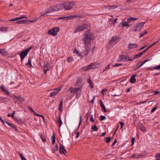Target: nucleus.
Instances as JSON below:
<instances>
[{
    "label": "nucleus",
    "instance_id": "obj_28",
    "mask_svg": "<svg viewBox=\"0 0 160 160\" xmlns=\"http://www.w3.org/2000/svg\"><path fill=\"white\" fill-rule=\"evenodd\" d=\"M0 53L2 54L3 56H5L7 55V53L4 49H0Z\"/></svg>",
    "mask_w": 160,
    "mask_h": 160
},
{
    "label": "nucleus",
    "instance_id": "obj_39",
    "mask_svg": "<svg viewBox=\"0 0 160 160\" xmlns=\"http://www.w3.org/2000/svg\"><path fill=\"white\" fill-rule=\"evenodd\" d=\"M137 19V18H136L131 17L130 18H128L127 19H128V22H130L131 21L134 20H136Z\"/></svg>",
    "mask_w": 160,
    "mask_h": 160
},
{
    "label": "nucleus",
    "instance_id": "obj_32",
    "mask_svg": "<svg viewBox=\"0 0 160 160\" xmlns=\"http://www.w3.org/2000/svg\"><path fill=\"white\" fill-rule=\"evenodd\" d=\"M39 136L42 139V141L44 142H46V138H45L42 134L41 133H40L39 134Z\"/></svg>",
    "mask_w": 160,
    "mask_h": 160
},
{
    "label": "nucleus",
    "instance_id": "obj_35",
    "mask_svg": "<svg viewBox=\"0 0 160 160\" xmlns=\"http://www.w3.org/2000/svg\"><path fill=\"white\" fill-rule=\"evenodd\" d=\"M8 29V27H2L0 29V31L1 32L7 31Z\"/></svg>",
    "mask_w": 160,
    "mask_h": 160
},
{
    "label": "nucleus",
    "instance_id": "obj_63",
    "mask_svg": "<svg viewBox=\"0 0 160 160\" xmlns=\"http://www.w3.org/2000/svg\"><path fill=\"white\" fill-rule=\"evenodd\" d=\"M7 95H9L10 93H9V92L6 89V90L5 91V92H4Z\"/></svg>",
    "mask_w": 160,
    "mask_h": 160
},
{
    "label": "nucleus",
    "instance_id": "obj_13",
    "mask_svg": "<svg viewBox=\"0 0 160 160\" xmlns=\"http://www.w3.org/2000/svg\"><path fill=\"white\" fill-rule=\"evenodd\" d=\"M59 150L61 154H65V152H66V151L65 148L63 145L61 144H60Z\"/></svg>",
    "mask_w": 160,
    "mask_h": 160
},
{
    "label": "nucleus",
    "instance_id": "obj_23",
    "mask_svg": "<svg viewBox=\"0 0 160 160\" xmlns=\"http://www.w3.org/2000/svg\"><path fill=\"white\" fill-rule=\"evenodd\" d=\"M70 18H71V19H73L75 18H83V17L81 15H72L70 16Z\"/></svg>",
    "mask_w": 160,
    "mask_h": 160
},
{
    "label": "nucleus",
    "instance_id": "obj_38",
    "mask_svg": "<svg viewBox=\"0 0 160 160\" xmlns=\"http://www.w3.org/2000/svg\"><path fill=\"white\" fill-rule=\"evenodd\" d=\"M81 68L84 71H87L88 70L90 69V67L89 66V65L87 66L82 67Z\"/></svg>",
    "mask_w": 160,
    "mask_h": 160
},
{
    "label": "nucleus",
    "instance_id": "obj_44",
    "mask_svg": "<svg viewBox=\"0 0 160 160\" xmlns=\"http://www.w3.org/2000/svg\"><path fill=\"white\" fill-rule=\"evenodd\" d=\"M74 52L77 54L79 56H80L81 55V53L79 52L77 49L74 50Z\"/></svg>",
    "mask_w": 160,
    "mask_h": 160
},
{
    "label": "nucleus",
    "instance_id": "obj_2",
    "mask_svg": "<svg viewBox=\"0 0 160 160\" xmlns=\"http://www.w3.org/2000/svg\"><path fill=\"white\" fill-rule=\"evenodd\" d=\"M60 31V29L58 27H55L51 29L48 30L47 32L48 34L51 36H55Z\"/></svg>",
    "mask_w": 160,
    "mask_h": 160
},
{
    "label": "nucleus",
    "instance_id": "obj_41",
    "mask_svg": "<svg viewBox=\"0 0 160 160\" xmlns=\"http://www.w3.org/2000/svg\"><path fill=\"white\" fill-rule=\"evenodd\" d=\"M110 64L108 65L106 68L103 70L102 72H104L105 71L108 69L109 70L110 68Z\"/></svg>",
    "mask_w": 160,
    "mask_h": 160
},
{
    "label": "nucleus",
    "instance_id": "obj_58",
    "mask_svg": "<svg viewBox=\"0 0 160 160\" xmlns=\"http://www.w3.org/2000/svg\"><path fill=\"white\" fill-rule=\"evenodd\" d=\"M82 116L81 115L80 116V121L79 123V125L78 127L79 128L81 123H82Z\"/></svg>",
    "mask_w": 160,
    "mask_h": 160
},
{
    "label": "nucleus",
    "instance_id": "obj_1",
    "mask_svg": "<svg viewBox=\"0 0 160 160\" xmlns=\"http://www.w3.org/2000/svg\"><path fill=\"white\" fill-rule=\"evenodd\" d=\"M84 37L82 39V41L86 52L84 55L87 57L91 48V40H94V37L90 30H88L84 33Z\"/></svg>",
    "mask_w": 160,
    "mask_h": 160
},
{
    "label": "nucleus",
    "instance_id": "obj_20",
    "mask_svg": "<svg viewBox=\"0 0 160 160\" xmlns=\"http://www.w3.org/2000/svg\"><path fill=\"white\" fill-rule=\"evenodd\" d=\"M137 76V74L134 75L131 77L130 79V82L131 83H135L136 81V80L135 78V77Z\"/></svg>",
    "mask_w": 160,
    "mask_h": 160
},
{
    "label": "nucleus",
    "instance_id": "obj_47",
    "mask_svg": "<svg viewBox=\"0 0 160 160\" xmlns=\"http://www.w3.org/2000/svg\"><path fill=\"white\" fill-rule=\"evenodd\" d=\"M111 140V137H108L106 138V142L107 143H108L110 142Z\"/></svg>",
    "mask_w": 160,
    "mask_h": 160
},
{
    "label": "nucleus",
    "instance_id": "obj_40",
    "mask_svg": "<svg viewBox=\"0 0 160 160\" xmlns=\"http://www.w3.org/2000/svg\"><path fill=\"white\" fill-rule=\"evenodd\" d=\"M147 32L146 31H144L143 32L140 33V36H139V38H140L142 36H143L145 34H146L147 33Z\"/></svg>",
    "mask_w": 160,
    "mask_h": 160
},
{
    "label": "nucleus",
    "instance_id": "obj_10",
    "mask_svg": "<svg viewBox=\"0 0 160 160\" xmlns=\"http://www.w3.org/2000/svg\"><path fill=\"white\" fill-rule=\"evenodd\" d=\"M61 88H56L54 89L51 90L52 91L50 94V97H52L57 94L61 90Z\"/></svg>",
    "mask_w": 160,
    "mask_h": 160
},
{
    "label": "nucleus",
    "instance_id": "obj_30",
    "mask_svg": "<svg viewBox=\"0 0 160 160\" xmlns=\"http://www.w3.org/2000/svg\"><path fill=\"white\" fill-rule=\"evenodd\" d=\"M58 150V146L57 145H54V147L52 149V152L53 153H55V152Z\"/></svg>",
    "mask_w": 160,
    "mask_h": 160
},
{
    "label": "nucleus",
    "instance_id": "obj_22",
    "mask_svg": "<svg viewBox=\"0 0 160 160\" xmlns=\"http://www.w3.org/2000/svg\"><path fill=\"white\" fill-rule=\"evenodd\" d=\"M70 18H71V19H73L75 18H83V17L81 15H72L70 16Z\"/></svg>",
    "mask_w": 160,
    "mask_h": 160
},
{
    "label": "nucleus",
    "instance_id": "obj_56",
    "mask_svg": "<svg viewBox=\"0 0 160 160\" xmlns=\"http://www.w3.org/2000/svg\"><path fill=\"white\" fill-rule=\"evenodd\" d=\"M59 20H66V18L65 17H59L58 18Z\"/></svg>",
    "mask_w": 160,
    "mask_h": 160
},
{
    "label": "nucleus",
    "instance_id": "obj_18",
    "mask_svg": "<svg viewBox=\"0 0 160 160\" xmlns=\"http://www.w3.org/2000/svg\"><path fill=\"white\" fill-rule=\"evenodd\" d=\"M99 102H100V105L102 109L103 110L104 112H107V111L102 100H100Z\"/></svg>",
    "mask_w": 160,
    "mask_h": 160
},
{
    "label": "nucleus",
    "instance_id": "obj_14",
    "mask_svg": "<svg viewBox=\"0 0 160 160\" xmlns=\"http://www.w3.org/2000/svg\"><path fill=\"white\" fill-rule=\"evenodd\" d=\"M27 18V17L26 16H25L24 15H23L22 16L15 17L14 18H12L9 20V21H16L20 19L23 18Z\"/></svg>",
    "mask_w": 160,
    "mask_h": 160
},
{
    "label": "nucleus",
    "instance_id": "obj_54",
    "mask_svg": "<svg viewBox=\"0 0 160 160\" xmlns=\"http://www.w3.org/2000/svg\"><path fill=\"white\" fill-rule=\"evenodd\" d=\"M119 123L121 126V128H122L124 126V123L121 122H120Z\"/></svg>",
    "mask_w": 160,
    "mask_h": 160
},
{
    "label": "nucleus",
    "instance_id": "obj_46",
    "mask_svg": "<svg viewBox=\"0 0 160 160\" xmlns=\"http://www.w3.org/2000/svg\"><path fill=\"white\" fill-rule=\"evenodd\" d=\"M106 119V117L104 116L101 115L100 116V120L103 121Z\"/></svg>",
    "mask_w": 160,
    "mask_h": 160
},
{
    "label": "nucleus",
    "instance_id": "obj_61",
    "mask_svg": "<svg viewBox=\"0 0 160 160\" xmlns=\"http://www.w3.org/2000/svg\"><path fill=\"white\" fill-rule=\"evenodd\" d=\"M15 111H13L12 112V114H11V116L12 117V118L13 117H14V115L15 114Z\"/></svg>",
    "mask_w": 160,
    "mask_h": 160
},
{
    "label": "nucleus",
    "instance_id": "obj_5",
    "mask_svg": "<svg viewBox=\"0 0 160 160\" xmlns=\"http://www.w3.org/2000/svg\"><path fill=\"white\" fill-rule=\"evenodd\" d=\"M32 48V47L31 46L20 53L19 54V55L21 59V61H22L23 59L26 56L30 50Z\"/></svg>",
    "mask_w": 160,
    "mask_h": 160
},
{
    "label": "nucleus",
    "instance_id": "obj_11",
    "mask_svg": "<svg viewBox=\"0 0 160 160\" xmlns=\"http://www.w3.org/2000/svg\"><path fill=\"white\" fill-rule=\"evenodd\" d=\"M53 6L55 11L60 10L63 8H64L63 3H60Z\"/></svg>",
    "mask_w": 160,
    "mask_h": 160
},
{
    "label": "nucleus",
    "instance_id": "obj_24",
    "mask_svg": "<svg viewBox=\"0 0 160 160\" xmlns=\"http://www.w3.org/2000/svg\"><path fill=\"white\" fill-rule=\"evenodd\" d=\"M33 112V114L34 115H35L37 116H40V117H41L42 118V120H43V122H45V118L44 116L43 115L37 114L34 111V112Z\"/></svg>",
    "mask_w": 160,
    "mask_h": 160
},
{
    "label": "nucleus",
    "instance_id": "obj_7",
    "mask_svg": "<svg viewBox=\"0 0 160 160\" xmlns=\"http://www.w3.org/2000/svg\"><path fill=\"white\" fill-rule=\"evenodd\" d=\"M55 11L54 6L51 7L46 9L45 11L42 12L41 13V16H43L48 14V13L52 12Z\"/></svg>",
    "mask_w": 160,
    "mask_h": 160
},
{
    "label": "nucleus",
    "instance_id": "obj_33",
    "mask_svg": "<svg viewBox=\"0 0 160 160\" xmlns=\"http://www.w3.org/2000/svg\"><path fill=\"white\" fill-rule=\"evenodd\" d=\"M62 103L63 100H62L61 101H60L59 105V107L58 108V109L59 111L62 110Z\"/></svg>",
    "mask_w": 160,
    "mask_h": 160
},
{
    "label": "nucleus",
    "instance_id": "obj_55",
    "mask_svg": "<svg viewBox=\"0 0 160 160\" xmlns=\"http://www.w3.org/2000/svg\"><path fill=\"white\" fill-rule=\"evenodd\" d=\"M157 106H156V107H154V108H153L151 110V112H154V111L156 110V109H157Z\"/></svg>",
    "mask_w": 160,
    "mask_h": 160
},
{
    "label": "nucleus",
    "instance_id": "obj_19",
    "mask_svg": "<svg viewBox=\"0 0 160 160\" xmlns=\"http://www.w3.org/2000/svg\"><path fill=\"white\" fill-rule=\"evenodd\" d=\"M81 87L78 88H71V90L70 91L71 93H76L78 91L81 89Z\"/></svg>",
    "mask_w": 160,
    "mask_h": 160
},
{
    "label": "nucleus",
    "instance_id": "obj_36",
    "mask_svg": "<svg viewBox=\"0 0 160 160\" xmlns=\"http://www.w3.org/2000/svg\"><path fill=\"white\" fill-rule=\"evenodd\" d=\"M26 65H28L29 67L30 68H32V67L31 64V61L30 59H28V62L27 63H26Z\"/></svg>",
    "mask_w": 160,
    "mask_h": 160
},
{
    "label": "nucleus",
    "instance_id": "obj_45",
    "mask_svg": "<svg viewBox=\"0 0 160 160\" xmlns=\"http://www.w3.org/2000/svg\"><path fill=\"white\" fill-rule=\"evenodd\" d=\"M155 158L157 159H160V153H156L155 156Z\"/></svg>",
    "mask_w": 160,
    "mask_h": 160
},
{
    "label": "nucleus",
    "instance_id": "obj_50",
    "mask_svg": "<svg viewBox=\"0 0 160 160\" xmlns=\"http://www.w3.org/2000/svg\"><path fill=\"white\" fill-rule=\"evenodd\" d=\"M122 65V63H116L115 64L113 65V67H118L120 66H121Z\"/></svg>",
    "mask_w": 160,
    "mask_h": 160
},
{
    "label": "nucleus",
    "instance_id": "obj_12",
    "mask_svg": "<svg viewBox=\"0 0 160 160\" xmlns=\"http://www.w3.org/2000/svg\"><path fill=\"white\" fill-rule=\"evenodd\" d=\"M99 63H92L89 65L90 69H95L98 67Z\"/></svg>",
    "mask_w": 160,
    "mask_h": 160
},
{
    "label": "nucleus",
    "instance_id": "obj_21",
    "mask_svg": "<svg viewBox=\"0 0 160 160\" xmlns=\"http://www.w3.org/2000/svg\"><path fill=\"white\" fill-rule=\"evenodd\" d=\"M129 22H128V19H127V21L124 22L123 21L122 22V25L123 27H127V28H128L129 27Z\"/></svg>",
    "mask_w": 160,
    "mask_h": 160
},
{
    "label": "nucleus",
    "instance_id": "obj_53",
    "mask_svg": "<svg viewBox=\"0 0 160 160\" xmlns=\"http://www.w3.org/2000/svg\"><path fill=\"white\" fill-rule=\"evenodd\" d=\"M154 69H160V65H159L153 68Z\"/></svg>",
    "mask_w": 160,
    "mask_h": 160
},
{
    "label": "nucleus",
    "instance_id": "obj_3",
    "mask_svg": "<svg viewBox=\"0 0 160 160\" xmlns=\"http://www.w3.org/2000/svg\"><path fill=\"white\" fill-rule=\"evenodd\" d=\"M145 23V22H142L138 23L135 25H134L133 27V31L136 32L138 31L141 30L143 27Z\"/></svg>",
    "mask_w": 160,
    "mask_h": 160
},
{
    "label": "nucleus",
    "instance_id": "obj_17",
    "mask_svg": "<svg viewBox=\"0 0 160 160\" xmlns=\"http://www.w3.org/2000/svg\"><path fill=\"white\" fill-rule=\"evenodd\" d=\"M119 38L117 36L112 37L109 42V44H112L113 42H115L116 40H118Z\"/></svg>",
    "mask_w": 160,
    "mask_h": 160
},
{
    "label": "nucleus",
    "instance_id": "obj_48",
    "mask_svg": "<svg viewBox=\"0 0 160 160\" xmlns=\"http://www.w3.org/2000/svg\"><path fill=\"white\" fill-rule=\"evenodd\" d=\"M19 155L22 160H27L26 158L22 155V154L20 153Z\"/></svg>",
    "mask_w": 160,
    "mask_h": 160
},
{
    "label": "nucleus",
    "instance_id": "obj_16",
    "mask_svg": "<svg viewBox=\"0 0 160 160\" xmlns=\"http://www.w3.org/2000/svg\"><path fill=\"white\" fill-rule=\"evenodd\" d=\"M138 44H132L130 43L128 45V48L131 49L136 48L138 47Z\"/></svg>",
    "mask_w": 160,
    "mask_h": 160
},
{
    "label": "nucleus",
    "instance_id": "obj_34",
    "mask_svg": "<svg viewBox=\"0 0 160 160\" xmlns=\"http://www.w3.org/2000/svg\"><path fill=\"white\" fill-rule=\"evenodd\" d=\"M142 53L141 52L139 53L138 54H137L133 58V59H135L137 58H138L140 57L142 55Z\"/></svg>",
    "mask_w": 160,
    "mask_h": 160
},
{
    "label": "nucleus",
    "instance_id": "obj_60",
    "mask_svg": "<svg viewBox=\"0 0 160 160\" xmlns=\"http://www.w3.org/2000/svg\"><path fill=\"white\" fill-rule=\"evenodd\" d=\"M28 109H29L31 112H34L32 108L30 107H28Z\"/></svg>",
    "mask_w": 160,
    "mask_h": 160
},
{
    "label": "nucleus",
    "instance_id": "obj_52",
    "mask_svg": "<svg viewBox=\"0 0 160 160\" xmlns=\"http://www.w3.org/2000/svg\"><path fill=\"white\" fill-rule=\"evenodd\" d=\"M72 61H73V59L72 57L69 58L67 59V61L68 62H70Z\"/></svg>",
    "mask_w": 160,
    "mask_h": 160
},
{
    "label": "nucleus",
    "instance_id": "obj_49",
    "mask_svg": "<svg viewBox=\"0 0 160 160\" xmlns=\"http://www.w3.org/2000/svg\"><path fill=\"white\" fill-rule=\"evenodd\" d=\"M0 88L1 89V90L3 92H5L6 90V89L4 88V87L2 86H0Z\"/></svg>",
    "mask_w": 160,
    "mask_h": 160
},
{
    "label": "nucleus",
    "instance_id": "obj_9",
    "mask_svg": "<svg viewBox=\"0 0 160 160\" xmlns=\"http://www.w3.org/2000/svg\"><path fill=\"white\" fill-rule=\"evenodd\" d=\"M119 59L120 61H121L123 59H125V60L127 61H132L133 60V58L132 59V58H130L129 57L128 55H120L119 56Z\"/></svg>",
    "mask_w": 160,
    "mask_h": 160
},
{
    "label": "nucleus",
    "instance_id": "obj_37",
    "mask_svg": "<svg viewBox=\"0 0 160 160\" xmlns=\"http://www.w3.org/2000/svg\"><path fill=\"white\" fill-rule=\"evenodd\" d=\"M140 128L143 132H146V129H145V127L141 125L140 126Z\"/></svg>",
    "mask_w": 160,
    "mask_h": 160
},
{
    "label": "nucleus",
    "instance_id": "obj_59",
    "mask_svg": "<svg viewBox=\"0 0 160 160\" xmlns=\"http://www.w3.org/2000/svg\"><path fill=\"white\" fill-rule=\"evenodd\" d=\"M135 140V139L134 138H132V140H131V142H132V145H133L134 144Z\"/></svg>",
    "mask_w": 160,
    "mask_h": 160
},
{
    "label": "nucleus",
    "instance_id": "obj_4",
    "mask_svg": "<svg viewBox=\"0 0 160 160\" xmlns=\"http://www.w3.org/2000/svg\"><path fill=\"white\" fill-rule=\"evenodd\" d=\"M63 4L65 10H71L75 5V3L73 2H64Z\"/></svg>",
    "mask_w": 160,
    "mask_h": 160
},
{
    "label": "nucleus",
    "instance_id": "obj_6",
    "mask_svg": "<svg viewBox=\"0 0 160 160\" xmlns=\"http://www.w3.org/2000/svg\"><path fill=\"white\" fill-rule=\"evenodd\" d=\"M13 99L14 102L17 103H21L25 100L20 95H14Z\"/></svg>",
    "mask_w": 160,
    "mask_h": 160
},
{
    "label": "nucleus",
    "instance_id": "obj_27",
    "mask_svg": "<svg viewBox=\"0 0 160 160\" xmlns=\"http://www.w3.org/2000/svg\"><path fill=\"white\" fill-rule=\"evenodd\" d=\"M57 122L59 124V128H60L62 124V123L61 120V116L60 115L59 116L58 119V120Z\"/></svg>",
    "mask_w": 160,
    "mask_h": 160
},
{
    "label": "nucleus",
    "instance_id": "obj_64",
    "mask_svg": "<svg viewBox=\"0 0 160 160\" xmlns=\"http://www.w3.org/2000/svg\"><path fill=\"white\" fill-rule=\"evenodd\" d=\"M117 18H116L115 19H114L113 20V22H112V23L113 24H115V23H116V22L117 21Z\"/></svg>",
    "mask_w": 160,
    "mask_h": 160
},
{
    "label": "nucleus",
    "instance_id": "obj_31",
    "mask_svg": "<svg viewBox=\"0 0 160 160\" xmlns=\"http://www.w3.org/2000/svg\"><path fill=\"white\" fill-rule=\"evenodd\" d=\"M49 69L48 68V67L47 65H46L44 66V68L43 69V72L44 74H46L47 73V72L49 70Z\"/></svg>",
    "mask_w": 160,
    "mask_h": 160
},
{
    "label": "nucleus",
    "instance_id": "obj_62",
    "mask_svg": "<svg viewBox=\"0 0 160 160\" xmlns=\"http://www.w3.org/2000/svg\"><path fill=\"white\" fill-rule=\"evenodd\" d=\"M90 121L91 122H93L94 121V120L93 118L92 115L91 116V118H90Z\"/></svg>",
    "mask_w": 160,
    "mask_h": 160
},
{
    "label": "nucleus",
    "instance_id": "obj_26",
    "mask_svg": "<svg viewBox=\"0 0 160 160\" xmlns=\"http://www.w3.org/2000/svg\"><path fill=\"white\" fill-rule=\"evenodd\" d=\"M88 82L89 84V87L90 88H92L93 87V86L90 77H89V78L88 79Z\"/></svg>",
    "mask_w": 160,
    "mask_h": 160
},
{
    "label": "nucleus",
    "instance_id": "obj_15",
    "mask_svg": "<svg viewBox=\"0 0 160 160\" xmlns=\"http://www.w3.org/2000/svg\"><path fill=\"white\" fill-rule=\"evenodd\" d=\"M5 122L9 126L12 127V128L15 129V130L16 131H18V129L16 127V126L12 123H10L9 122H7L5 121Z\"/></svg>",
    "mask_w": 160,
    "mask_h": 160
},
{
    "label": "nucleus",
    "instance_id": "obj_25",
    "mask_svg": "<svg viewBox=\"0 0 160 160\" xmlns=\"http://www.w3.org/2000/svg\"><path fill=\"white\" fill-rule=\"evenodd\" d=\"M21 24H27V23L29 22H33V20H20Z\"/></svg>",
    "mask_w": 160,
    "mask_h": 160
},
{
    "label": "nucleus",
    "instance_id": "obj_8",
    "mask_svg": "<svg viewBox=\"0 0 160 160\" xmlns=\"http://www.w3.org/2000/svg\"><path fill=\"white\" fill-rule=\"evenodd\" d=\"M88 28V25L86 24H83L82 25H80L75 30L74 33H76L77 32L81 31H82Z\"/></svg>",
    "mask_w": 160,
    "mask_h": 160
},
{
    "label": "nucleus",
    "instance_id": "obj_43",
    "mask_svg": "<svg viewBox=\"0 0 160 160\" xmlns=\"http://www.w3.org/2000/svg\"><path fill=\"white\" fill-rule=\"evenodd\" d=\"M92 129H93L94 131H97L98 130V127L95 125L93 127H92L91 128Z\"/></svg>",
    "mask_w": 160,
    "mask_h": 160
},
{
    "label": "nucleus",
    "instance_id": "obj_57",
    "mask_svg": "<svg viewBox=\"0 0 160 160\" xmlns=\"http://www.w3.org/2000/svg\"><path fill=\"white\" fill-rule=\"evenodd\" d=\"M151 59H150V58H148L147 59L145 60H144L142 63V65H143L144 63H145L146 62H147L148 61H149Z\"/></svg>",
    "mask_w": 160,
    "mask_h": 160
},
{
    "label": "nucleus",
    "instance_id": "obj_42",
    "mask_svg": "<svg viewBox=\"0 0 160 160\" xmlns=\"http://www.w3.org/2000/svg\"><path fill=\"white\" fill-rule=\"evenodd\" d=\"M17 122L19 124H24L25 123L22 121L20 119L17 120Z\"/></svg>",
    "mask_w": 160,
    "mask_h": 160
},
{
    "label": "nucleus",
    "instance_id": "obj_29",
    "mask_svg": "<svg viewBox=\"0 0 160 160\" xmlns=\"http://www.w3.org/2000/svg\"><path fill=\"white\" fill-rule=\"evenodd\" d=\"M118 7V6L114 5H109L107 6V7H106V8H108V10H110V9L115 8H117Z\"/></svg>",
    "mask_w": 160,
    "mask_h": 160
},
{
    "label": "nucleus",
    "instance_id": "obj_51",
    "mask_svg": "<svg viewBox=\"0 0 160 160\" xmlns=\"http://www.w3.org/2000/svg\"><path fill=\"white\" fill-rule=\"evenodd\" d=\"M143 65L142 64V63L141 64H140L138 67H137V68H135L134 69H133V70L134 71H136L139 68H140V67H142V66Z\"/></svg>",
    "mask_w": 160,
    "mask_h": 160
}]
</instances>
